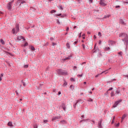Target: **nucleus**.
<instances>
[{"label": "nucleus", "mask_w": 128, "mask_h": 128, "mask_svg": "<svg viewBox=\"0 0 128 128\" xmlns=\"http://www.w3.org/2000/svg\"><path fill=\"white\" fill-rule=\"evenodd\" d=\"M120 37L122 36L123 38L122 40L123 42H128V35L126 34L122 33L120 34L119 36Z\"/></svg>", "instance_id": "nucleus-1"}, {"label": "nucleus", "mask_w": 128, "mask_h": 128, "mask_svg": "<svg viewBox=\"0 0 128 128\" xmlns=\"http://www.w3.org/2000/svg\"><path fill=\"white\" fill-rule=\"evenodd\" d=\"M18 32H20V26H18V25H16V29L13 28L12 30V33L14 34Z\"/></svg>", "instance_id": "nucleus-2"}, {"label": "nucleus", "mask_w": 128, "mask_h": 128, "mask_svg": "<svg viewBox=\"0 0 128 128\" xmlns=\"http://www.w3.org/2000/svg\"><path fill=\"white\" fill-rule=\"evenodd\" d=\"M14 2V0H12V2H10L7 4V8L8 10H12V4Z\"/></svg>", "instance_id": "nucleus-3"}, {"label": "nucleus", "mask_w": 128, "mask_h": 128, "mask_svg": "<svg viewBox=\"0 0 128 128\" xmlns=\"http://www.w3.org/2000/svg\"><path fill=\"white\" fill-rule=\"evenodd\" d=\"M100 4L102 6H106V2L104 0H100Z\"/></svg>", "instance_id": "nucleus-4"}, {"label": "nucleus", "mask_w": 128, "mask_h": 128, "mask_svg": "<svg viewBox=\"0 0 128 128\" xmlns=\"http://www.w3.org/2000/svg\"><path fill=\"white\" fill-rule=\"evenodd\" d=\"M120 102H122V100H119L117 102H116L114 104L113 106V108H116V106H118V104H120Z\"/></svg>", "instance_id": "nucleus-5"}, {"label": "nucleus", "mask_w": 128, "mask_h": 128, "mask_svg": "<svg viewBox=\"0 0 128 128\" xmlns=\"http://www.w3.org/2000/svg\"><path fill=\"white\" fill-rule=\"evenodd\" d=\"M72 56H68V57H66L65 58H62V62H64L65 60H70V57H71Z\"/></svg>", "instance_id": "nucleus-6"}, {"label": "nucleus", "mask_w": 128, "mask_h": 128, "mask_svg": "<svg viewBox=\"0 0 128 128\" xmlns=\"http://www.w3.org/2000/svg\"><path fill=\"white\" fill-rule=\"evenodd\" d=\"M102 120L98 122V128H102Z\"/></svg>", "instance_id": "nucleus-7"}, {"label": "nucleus", "mask_w": 128, "mask_h": 128, "mask_svg": "<svg viewBox=\"0 0 128 128\" xmlns=\"http://www.w3.org/2000/svg\"><path fill=\"white\" fill-rule=\"evenodd\" d=\"M60 116H56L52 118V120H60Z\"/></svg>", "instance_id": "nucleus-8"}, {"label": "nucleus", "mask_w": 128, "mask_h": 128, "mask_svg": "<svg viewBox=\"0 0 128 128\" xmlns=\"http://www.w3.org/2000/svg\"><path fill=\"white\" fill-rule=\"evenodd\" d=\"M18 40H24V38L22 36H18Z\"/></svg>", "instance_id": "nucleus-9"}, {"label": "nucleus", "mask_w": 128, "mask_h": 128, "mask_svg": "<svg viewBox=\"0 0 128 128\" xmlns=\"http://www.w3.org/2000/svg\"><path fill=\"white\" fill-rule=\"evenodd\" d=\"M62 108L64 112H66V104H62Z\"/></svg>", "instance_id": "nucleus-10"}, {"label": "nucleus", "mask_w": 128, "mask_h": 128, "mask_svg": "<svg viewBox=\"0 0 128 128\" xmlns=\"http://www.w3.org/2000/svg\"><path fill=\"white\" fill-rule=\"evenodd\" d=\"M62 70H58V74H62Z\"/></svg>", "instance_id": "nucleus-11"}, {"label": "nucleus", "mask_w": 128, "mask_h": 128, "mask_svg": "<svg viewBox=\"0 0 128 128\" xmlns=\"http://www.w3.org/2000/svg\"><path fill=\"white\" fill-rule=\"evenodd\" d=\"M20 0V2H22L20 4V6H22V4H26V2H24V1L22 2V0Z\"/></svg>", "instance_id": "nucleus-12"}, {"label": "nucleus", "mask_w": 128, "mask_h": 128, "mask_svg": "<svg viewBox=\"0 0 128 128\" xmlns=\"http://www.w3.org/2000/svg\"><path fill=\"white\" fill-rule=\"evenodd\" d=\"M62 74L66 75V74H68V72L66 71H62Z\"/></svg>", "instance_id": "nucleus-13"}, {"label": "nucleus", "mask_w": 128, "mask_h": 128, "mask_svg": "<svg viewBox=\"0 0 128 128\" xmlns=\"http://www.w3.org/2000/svg\"><path fill=\"white\" fill-rule=\"evenodd\" d=\"M8 126H12V122H8Z\"/></svg>", "instance_id": "nucleus-14"}, {"label": "nucleus", "mask_w": 128, "mask_h": 128, "mask_svg": "<svg viewBox=\"0 0 128 128\" xmlns=\"http://www.w3.org/2000/svg\"><path fill=\"white\" fill-rule=\"evenodd\" d=\"M126 114H124L122 117V120H124V118H126Z\"/></svg>", "instance_id": "nucleus-15"}, {"label": "nucleus", "mask_w": 128, "mask_h": 128, "mask_svg": "<svg viewBox=\"0 0 128 128\" xmlns=\"http://www.w3.org/2000/svg\"><path fill=\"white\" fill-rule=\"evenodd\" d=\"M80 100H78L74 105V108H76V104H78V102H80Z\"/></svg>", "instance_id": "nucleus-16"}, {"label": "nucleus", "mask_w": 128, "mask_h": 128, "mask_svg": "<svg viewBox=\"0 0 128 128\" xmlns=\"http://www.w3.org/2000/svg\"><path fill=\"white\" fill-rule=\"evenodd\" d=\"M0 42L1 44H4V40L2 39H1L0 40Z\"/></svg>", "instance_id": "nucleus-17"}, {"label": "nucleus", "mask_w": 128, "mask_h": 128, "mask_svg": "<svg viewBox=\"0 0 128 128\" xmlns=\"http://www.w3.org/2000/svg\"><path fill=\"white\" fill-rule=\"evenodd\" d=\"M104 50H110V47H106Z\"/></svg>", "instance_id": "nucleus-18"}, {"label": "nucleus", "mask_w": 128, "mask_h": 128, "mask_svg": "<svg viewBox=\"0 0 128 128\" xmlns=\"http://www.w3.org/2000/svg\"><path fill=\"white\" fill-rule=\"evenodd\" d=\"M120 23L122 24H124V22L122 20H120Z\"/></svg>", "instance_id": "nucleus-19"}, {"label": "nucleus", "mask_w": 128, "mask_h": 128, "mask_svg": "<svg viewBox=\"0 0 128 128\" xmlns=\"http://www.w3.org/2000/svg\"><path fill=\"white\" fill-rule=\"evenodd\" d=\"M70 80H71V82H76V79H74V78H71Z\"/></svg>", "instance_id": "nucleus-20"}, {"label": "nucleus", "mask_w": 128, "mask_h": 128, "mask_svg": "<svg viewBox=\"0 0 128 128\" xmlns=\"http://www.w3.org/2000/svg\"><path fill=\"white\" fill-rule=\"evenodd\" d=\"M67 48H70V43H67L66 44Z\"/></svg>", "instance_id": "nucleus-21"}, {"label": "nucleus", "mask_w": 128, "mask_h": 128, "mask_svg": "<svg viewBox=\"0 0 128 128\" xmlns=\"http://www.w3.org/2000/svg\"><path fill=\"white\" fill-rule=\"evenodd\" d=\"M68 84V82H64V84H63V86H66Z\"/></svg>", "instance_id": "nucleus-22"}, {"label": "nucleus", "mask_w": 128, "mask_h": 128, "mask_svg": "<svg viewBox=\"0 0 128 128\" xmlns=\"http://www.w3.org/2000/svg\"><path fill=\"white\" fill-rule=\"evenodd\" d=\"M114 42L112 41V40H109L108 41V43L109 44H114Z\"/></svg>", "instance_id": "nucleus-23"}, {"label": "nucleus", "mask_w": 128, "mask_h": 128, "mask_svg": "<svg viewBox=\"0 0 128 128\" xmlns=\"http://www.w3.org/2000/svg\"><path fill=\"white\" fill-rule=\"evenodd\" d=\"M110 16V15H108L107 16H104V18H109Z\"/></svg>", "instance_id": "nucleus-24"}, {"label": "nucleus", "mask_w": 128, "mask_h": 128, "mask_svg": "<svg viewBox=\"0 0 128 128\" xmlns=\"http://www.w3.org/2000/svg\"><path fill=\"white\" fill-rule=\"evenodd\" d=\"M31 50H34V46H32Z\"/></svg>", "instance_id": "nucleus-25"}, {"label": "nucleus", "mask_w": 128, "mask_h": 128, "mask_svg": "<svg viewBox=\"0 0 128 128\" xmlns=\"http://www.w3.org/2000/svg\"><path fill=\"white\" fill-rule=\"evenodd\" d=\"M110 96H114V92H111Z\"/></svg>", "instance_id": "nucleus-26"}, {"label": "nucleus", "mask_w": 128, "mask_h": 128, "mask_svg": "<svg viewBox=\"0 0 128 128\" xmlns=\"http://www.w3.org/2000/svg\"><path fill=\"white\" fill-rule=\"evenodd\" d=\"M88 102H92V99L89 98V99L88 100Z\"/></svg>", "instance_id": "nucleus-27"}, {"label": "nucleus", "mask_w": 128, "mask_h": 128, "mask_svg": "<svg viewBox=\"0 0 128 128\" xmlns=\"http://www.w3.org/2000/svg\"><path fill=\"white\" fill-rule=\"evenodd\" d=\"M56 10H51V12H51V14H54V12H56Z\"/></svg>", "instance_id": "nucleus-28"}, {"label": "nucleus", "mask_w": 128, "mask_h": 128, "mask_svg": "<svg viewBox=\"0 0 128 128\" xmlns=\"http://www.w3.org/2000/svg\"><path fill=\"white\" fill-rule=\"evenodd\" d=\"M24 68H28V65H25V66H24Z\"/></svg>", "instance_id": "nucleus-29"}, {"label": "nucleus", "mask_w": 128, "mask_h": 128, "mask_svg": "<svg viewBox=\"0 0 128 128\" xmlns=\"http://www.w3.org/2000/svg\"><path fill=\"white\" fill-rule=\"evenodd\" d=\"M59 8H60V10H64V8H62V6H60Z\"/></svg>", "instance_id": "nucleus-30"}, {"label": "nucleus", "mask_w": 128, "mask_h": 128, "mask_svg": "<svg viewBox=\"0 0 128 128\" xmlns=\"http://www.w3.org/2000/svg\"><path fill=\"white\" fill-rule=\"evenodd\" d=\"M82 46L84 50V48H86V46H85L84 44H83L82 45Z\"/></svg>", "instance_id": "nucleus-31"}, {"label": "nucleus", "mask_w": 128, "mask_h": 128, "mask_svg": "<svg viewBox=\"0 0 128 128\" xmlns=\"http://www.w3.org/2000/svg\"><path fill=\"white\" fill-rule=\"evenodd\" d=\"M44 124H46V122H48V120H44Z\"/></svg>", "instance_id": "nucleus-32"}, {"label": "nucleus", "mask_w": 128, "mask_h": 128, "mask_svg": "<svg viewBox=\"0 0 128 128\" xmlns=\"http://www.w3.org/2000/svg\"><path fill=\"white\" fill-rule=\"evenodd\" d=\"M101 34H102V33H100V32H99L98 33V36H100Z\"/></svg>", "instance_id": "nucleus-33"}, {"label": "nucleus", "mask_w": 128, "mask_h": 128, "mask_svg": "<svg viewBox=\"0 0 128 128\" xmlns=\"http://www.w3.org/2000/svg\"><path fill=\"white\" fill-rule=\"evenodd\" d=\"M34 128H38V125L36 124L34 126Z\"/></svg>", "instance_id": "nucleus-34"}, {"label": "nucleus", "mask_w": 128, "mask_h": 128, "mask_svg": "<svg viewBox=\"0 0 128 128\" xmlns=\"http://www.w3.org/2000/svg\"><path fill=\"white\" fill-rule=\"evenodd\" d=\"M24 46H28V43L27 42L25 43Z\"/></svg>", "instance_id": "nucleus-35"}, {"label": "nucleus", "mask_w": 128, "mask_h": 128, "mask_svg": "<svg viewBox=\"0 0 128 128\" xmlns=\"http://www.w3.org/2000/svg\"><path fill=\"white\" fill-rule=\"evenodd\" d=\"M116 8H120V6H116Z\"/></svg>", "instance_id": "nucleus-36"}, {"label": "nucleus", "mask_w": 128, "mask_h": 128, "mask_svg": "<svg viewBox=\"0 0 128 128\" xmlns=\"http://www.w3.org/2000/svg\"><path fill=\"white\" fill-rule=\"evenodd\" d=\"M76 68V66H74V68H73V70H75Z\"/></svg>", "instance_id": "nucleus-37"}, {"label": "nucleus", "mask_w": 128, "mask_h": 128, "mask_svg": "<svg viewBox=\"0 0 128 128\" xmlns=\"http://www.w3.org/2000/svg\"><path fill=\"white\" fill-rule=\"evenodd\" d=\"M78 76H80V78H81V76H82V74L78 75Z\"/></svg>", "instance_id": "nucleus-38"}, {"label": "nucleus", "mask_w": 128, "mask_h": 128, "mask_svg": "<svg viewBox=\"0 0 128 128\" xmlns=\"http://www.w3.org/2000/svg\"><path fill=\"white\" fill-rule=\"evenodd\" d=\"M62 94V92H58V95L60 96V94Z\"/></svg>", "instance_id": "nucleus-39"}, {"label": "nucleus", "mask_w": 128, "mask_h": 128, "mask_svg": "<svg viewBox=\"0 0 128 128\" xmlns=\"http://www.w3.org/2000/svg\"><path fill=\"white\" fill-rule=\"evenodd\" d=\"M112 90V88H110L108 90Z\"/></svg>", "instance_id": "nucleus-40"}, {"label": "nucleus", "mask_w": 128, "mask_h": 128, "mask_svg": "<svg viewBox=\"0 0 128 128\" xmlns=\"http://www.w3.org/2000/svg\"><path fill=\"white\" fill-rule=\"evenodd\" d=\"M120 126V124L119 123L117 124L116 125V126Z\"/></svg>", "instance_id": "nucleus-41"}, {"label": "nucleus", "mask_w": 128, "mask_h": 128, "mask_svg": "<svg viewBox=\"0 0 128 128\" xmlns=\"http://www.w3.org/2000/svg\"><path fill=\"white\" fill-rule=\"evenodd\" d=\"M16 95L18 96V91L16 90Z\"/></svg>", "instance_id": "nucleus-42"}, {"label": "nucleus", "mask_w": 128, "mask_h": 128, "mask_svg": "<svg viewBox=\"0 0 128 128\" xmlns=\"http://www.w3.org/2000/svg\"><path fill=\"white\" fill-rule=\"evenodd\" d=\"M68 30H69V28H67L66 29V32H68Z\"/></svg>", "instance_id": "nucleus-43"}, {"label": "nucleus", "mask_w": 128, "mask_h": 128, "mask_svg": "<svg viewBox=\"0 0 128 128\" xmlns=\"http://www.w3.org/2000/svg\"><path fill=\"white\" fill-rule=\"evenodd\" d=\"M114 120H112V124H114Z\"/></svg>", "instance_id": "nucleus-44"}, {"label": "nucleus", "mask_w": 128, "mask_h": 128, "mask_svg": "<svg viewBox=\"0 0 128 128\" xmlns=\"http://www.w3.org/2000/svg\"><path fill=\"white\" fill-rule=\"evenodd\" d=\"M4 76V74H2L1 75H0V78Z\"/></svg>", "instance_id": "nucleus-45"}, {"label": "nucleus", "mask_w": 128, "mask_h": 128, "mask_svg": "<svg viewBox=\"0 0 128 128\" xmlns=\"http://www.w3.org/2000/svg\"><path fill=\"white\" fill-rule=\"evenodd\" d=\"M89 2H92V0H89Z\"/></svg>", "instance_id": "nucleus-46"}, {"label": "nucleus", "mask_w": 128, "mask_h": 128, "mask_svg": "<svg viewBox=\"0 0 128 128\" xmlns=\"http://www.w3.org/2000/svg\"><path fill=\"white\" fill-rule=\"evenodd\" d=\"M98 76H100V74L96 75L95 77H96V78H98Z\"/></svg>", "instance_id": "nucleus-47"}, {"label": "nucleus", "mask_w": 128, "mask_h": 128, "mask_svg": "<svg viewBox=\"0 0 128 128\" xmlns=\"http://www.w3.org/2000/svg\"><path fill=\"white\" fill-rule=\"evenodd\" d=\"M114 118H116V117L115 116H114V118H113V120H114Z\"/></svg>", "instance_id": "nucleus-48"}, {"label": "nucleus", "mask_w": 128, "mask_h": 128, "mask_svg": "<svg viewBox=\"0 0 128 128\" xmlns=\"http://www.w3.org/2000/svg\"><path fill=\"white\" fill-rule=\"evenodd\" d=\"M2 12H0V16H2Z\"/></svg>", "instance_id": "nucleus-49"}, {"label": "nucleus", "mask_w": 128, "mask_h": 128, "mask_svg": "<svg viewBox=\"0 0 128 128\" xmlns=\"http://www.w3.org/2000/svg\"><path fill=\"white\" fill-rule=\"evenodd\" d=\"M23 86H26V84L24 82H23Z\"/></svg>", "instance_id": "nucleus-50"}, {"label": "nucleus", "mask_w": 128, "mask_h": 128, "mask_svg": "<svg viewBox=\"0 0 128 128\" xmlns=\"http://www.w3.org/2000/svg\"><path fill=\"white\" fill-rule=\"evenodd\" d=\"M52 46H56V44L52 43Z\"/></svg>", "instance_id": "nucleus-51"}, {"label": "nucleus", "mask_w": 128, "mask_h": 128, "mask_svg": "<svg viewBox=\"0 0 128 128\" xmlns=\"http://www.w3.org/2000/svg\"><path fill=\"white\" fill-rule=\"evenodd\" d=\"M74 28H76V26H74Z\"/></svg>", "instance_id": "nucleus-52"}, {"label": "nucleus", "mask_w": 128, "mask_h": 128, "mask_svg": "<svg viewBox=\"0 0 128 128\" xmlns=\"http://www.w3.org/2000/svg\"><path fill=\"white\" fill-rule=\"evenodd\" d=\"M77 43H78L77 42H74V44H77Z\"/></svg>", "instance_id": "nucleus-53"}, {"label": "nucleus", "mask_w": 128, "mask_h": 128, "mask_svg": "<svg viewBox=\"0 0 128 128\" xmlns=\"http://www.w3.org/2000/svg\"><path fill=\"white\" fill-rule=\"evenodd\" d=\"M61 122H64V120L61 121Z\"/></svg>", "instance_id": "nucleus-54"}, {"label": "nucleus", "mask_w": 128, "mask_h": 128, "mask_svg": "<svg viewBox=\"0 0 128 128\" xmlns=\"http://www.w3.org/2000/svg\"><path fill=\"white\" fill-rule=\"evenodd\" d=\"M82 36V32H80V36Z\"/></svg>", "instance_id": "nucleus-55"}, {"label": "nucleus", "mask_w": 128, "mask_h": 128, "mask_svg": "<svg viewBox=\"0 0 128 128\" xmlns=\"http://www.w3.org/2000/svg\"><path fill=\"white\" fill-rule=\"evenodd\" d=\"M123 121H124V120H121V122H122Z\"/></svg>", "instance_id": "nucleus-56"}, {"label": "nucleus", "mask_w": 128, "mask_h": 128, "mask_svg": "<svg viewBox=\"0 0 128 128\" xmlns=\"http://www.w3.org/2000/svg\"><path fill=\"white\" fill-rule=\"evenodd\" d=\"M118 54H122V52H120L118 53Z\"/></svg>", "instance_id": "nucleus-57"}, {"label": "nucleus", "mask_w": 128, "mask_h": 128, "mask_svg": "<svg viewBox=\"0 0 128 128\" xmlns=\"http://www.w3.org/2000/svg\"><path fill=\"white\" fill-rule=\"evenodd\" d=\"M94 38H96V36H94Z\"/></svg>", "instance_id": "nucleus-58"}, {"label": "nucleus", "mask_w": 128, "mask_h": 128, "mask_svg": "<svg viewBox=\"0 0 128 128\" xmlns=\"http://www.w3.org/2000/svg\"><path fill=\"white\" fill-rule=\"evenodd\" d=\"M2 80V77H0V82Z\"/></svg>", "instance_id": "nucleus-59"}, {"label": "nucleus", "mask_w": 128, "mask_h": 128, "mask_svg": "<svg viewBox=\"0 0 128 128\" xmlns=\"http://www.w3.org/2000/svg\"><path fill=\"white\" fill-rule=\"evenodd\" d=\"M86 84V82H84V84Z\"/></svg>", "instance_id": "nucleus-60"}, {"label": "nucleus", "mask_w": 128, "mask_h": 128, "mask_svg": "<svg viewBox=\"0 0 128 128\" xmlns=\"http://www.w3.org/2000/svg\"><path fill=\"white\" fill-rule=\"evenodd\" d=\"M94 90V88H93L92 89V90Z\"/></svg>", "instance_id": "nucleus-61"}, {"label": "nucleus", "mask_w": 128, "mask_h": 128, "mask_svg": "<svg viewBox=\"0 0 128 128\" xmlns=\"http://www.w3.org/2000/svg\"><path fill=\"white\" fill-rule=\"evenodd\" d=\"M62 15V14H60L59 15H58V16H61Z\"/></svg>", "instance_id": "nucleus-62"}, {"label": "nucleus", "mask_w": 128, "mask_h": 128, "mask_svg": "<svg viewBox=\"0 0 128 128\" xmlns=\"http://www.w3.org/2000/svg\"><path fill=\"white\" fill-rule=\"evenodd\" d=\"M100 42H101L100 41V42H99L100 44Z\"/></svg>", "instance_id": "nucleus-63"}, {"label": "nucleus", "mask_w": 128, "mask_h": 128, "mask_svg": "<svg viewBox=\"0 0 128 128\" xmlns=\"http://www.w3.org/2000/svg\"><path fill=\"white\" fill-rule=\"evenodd\" d=\"M88 34H90V32H88Z\"/></svg>", "instance_id": "nucleus-64"}]
</instances>
